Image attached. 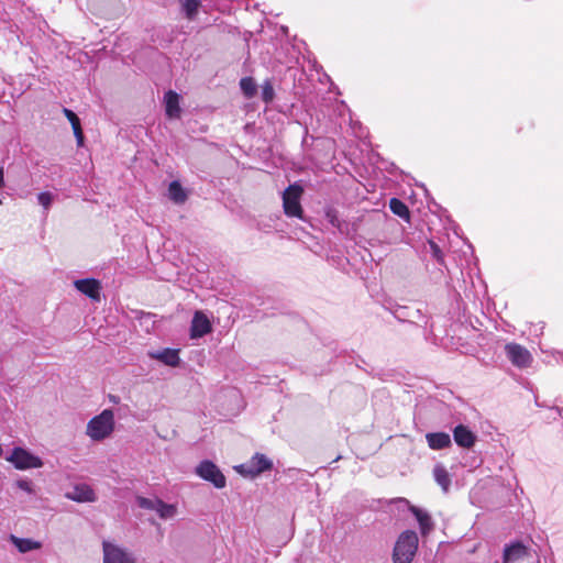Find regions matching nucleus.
<instances>
[{"instance_id": "obj_1", "label": "nucleus", "mask_w": 563, "mask_h": 563, "mask_svg": "<svg viewBox=\"0 0 563 563\" xmlns=\"http://www.w3.org/2000/svg\"><path fill=\"white\" fill-rule=\"evenodd\" d=\"M419 538L416 531L405 530L393 549V563H411L418 552Z\"/></svg>"}, {"instance_id": "obj_2", "label": "nucleus", "mask_w": 563, "mask_h": 563, "mask_svg": "<svg viewBox=\"0 0 563 563\" xmlns=\"http://www.w3.org/2000/svg\"><path fill=\"white\" fill-rule=\"evenodd\" d=\"M114 430V415L111 409H104L87 423V435L93 441H102Z\"/></svg>"}, {"instance_id": "obj_3", "label": "nucleus", "mask_w": 563, "mask_h": 563, "mask_svg": "<svg viewBox=\"0 0 563 563\" xmlns=\"http://www.w3.org/2000/svg\"><path fill=\"white\" fill-rule=\"evenodd\" d=\"M274 464L265 454L255 453L247 462L234 466L238 474L254 479L273 468Z\"/></svg>"}, {"instance_id": "obj_4", "label": "nucleus", "mask_w": 563, "mask_h": 563, "mask_svg": "<svg viewBox=\"0 0 563 563\" xmlns=\"http://www.w3.org/2000/svg\"><path fill=\"white\" fill-rule=\"evenodd\" d=\"M303 188L298 184H290L283 191V208L287 217L301 219L303 216V209L301 206V196Z\"/></svg>"}, {"instance_id": "obj_5", "label": "nucleus", "mask_w": 563, "mask_h": 563, "mask_svg": "<svg viewBox=\"0 0 563 563\" xmlns=\"http://www.w3.org/2000/svg\"><path fill=\"white\" fill-rule=\"evenodd\" d=\"M195 474L201 479L211 483L217 489H222L227 486L224 474L211 460H202L195 467Z\"/></svg>"}, {"instance_id": "obj_6", "label": "nucleus", "mask_w": 563, "mask_h": 563, "mask_svg": "<svg viewBox=\"0 0 563 563\" xmlns=\"http://www.w3.org/2000/svg\"><path fill=\"white\" fill-rule=\"evenodd\" d=\"M7 461L12 463L16 470L21 471L43 466V461L40 456L21 446L13 448L10 455L7 456Z\"/></svg>"}, {"instance_id": "obj_7", "label": "nucleus", "mask_w": 563, "mask_h": 563, "mask_svg": "<svg viewBox=\"0 0 563 563\" xmlns=\"http://www.w3.org/2000/svg\"><path fill=\"white\" fill-rule=\"evenodd\" d=\"M103 563H136V559L125 548L110 541L102 542Z\"/></svg>"}, {"instance_id": "obj_8", "label": "nucleus", "mask_w": 563, "mask_h": 563, "mask_svg": "<svg viewBox=\"0 0 563 563\" xmlns=\"http://www.w3.org/2000/svg\"><path fill=\"white\" fill-rule=\"evenodd\" d=\"M212 329V323L207 313H205L202 310L195 311L189 329L190 339H201L211 333Z\"/></svg>"}, {"instance_id": "obj_9", "label": "nucleus", "mask_w": 563, "mask_h": 563, "mask_svg": "<svg viewBox=\"0 0 563 563\" xmlns=\"http://www.w3.org/2000/svg\"><path fill=\"white\" fill-rule=\"evenodd\" d=\"M506 355L512 365L525 368L530 365L532 357L530 352L517 343H508L505 346Z\"/></svg>"}, {"instance_id": "obj_10", "label": "nucleus", "mask_w": 563, "mask_h": 563, "mask_svg": "<svg viewBox=\"0 0 563 563\" xmlns=\"http://www.w3.org/2000/svg\"><path fill=\"white\" fill-rule=\"evenodd\" d=\"M398 501L408 505L409 511L412 514L419 525L420 533L422 537H427L434 529V523L429 512L417 506L410 505L406 498H399Z\"/></svg>"}, {"instance_id": "obj_11", "label": "nucleus", "mask_w": 563, "mask_h": 563, "mask_svg": "<svg viewBox=\"0 0 563 563\" xmlns=\"http://www.w3.org/2000/svg\"><path fill=\"white\" fill-rule=\"evenodd\" d=\"M75 288L93 301H100L101 283L96 278H81L74 282Z\"/></svg>"}, {"instance_id": "obj_12", "label": "nucleus", "mask_w": 563, "mask_h": 563, "mask_svg": "<svg viewBox=\"0 0 563 563\" xmlns=\"http://www.w3.org/2000/svg\"><path fill=\"white\" fill-rule=\"evenodd\" d=\"M147 356L169 367H177L181 362L179 357V350L172 347H165L159 351H148Z\"/></svg>"}, {"instance_id": "obj_13", "label": "nucleus", "mask_w": 563, "mask_h": 563, "mask_svg": "<svg viewBox=\"0 0 563 563\" xmlns=\"http://www.w3.org/2000/svg\"><path fill=\"white\" fill-rule=\"evenodd\" d=\"M453 439L459 446L471 449L475 444L477 435L467 426L460 423L453 429Z\"/></svg>"}, {"instance_id": "obj_14", "label": "nucleus", "mask_w": 563, "mask_h": 563, "mask_svg": "<svg viewBox=\"0 0 563 563\" xmlns=\"http://www.w3.org/2000/svg\"><path fill=\"white\" fill-rule=\"evenodd\" d=\"M163 104L165 114L168 119H179L181 114L180 96L174 91L168 90L164 95Z\"/></svg>"}, {"instance_id": "obj_15", "label": "nucleus", "mask_w": 563, "mask_h": 563, "mask_svg": "<svg viewBox=\"0 0 563 563\" xmlns=\"http://www.w3.org/2000/svg\"><path fill=\"white\" fill-rule=\"evenodd\" d=\"M528 553V548L521 541H512L504 547L503 563H512Z\"/></svg>"}, {"instance_id": "obj_16", "label": "nucleus", "mask_w": 563, "mask_h": 563, "mask_svg": "<svg viewBox=\"0 0 563 563\" xmlns=\"http://www.w3.org/2000/svg\"><path fill=\"white\" fill-rule=\"evenodd\" d=\"M426 440L429 448L432 450H443L450 448L452 444L450 434L443 431L429 432L426 434Z\"/></svg>"}, {"instance_id": "obj_17", "label": "nucleus", "mask_w": 563, "mask_h": 563, "mask_svg": "<svg viewBox=\"0 0 563 563\" xmlns=\"http://www.w3.org/2000/svg\"><path fill=\"white\" fill-rule=\"evenodd\" d=\"M66 497L76 503H93L96 500V494L87 485H77L73 493H67Z\"/></svg>"}, {"instance_id": "obj_18", "label": "nucleus", "mask_w": 563, "mask_h": 563, "mask_svg": "<svg viewBox=\"0 0 563 563\" xmlns=\"http://www.w3.org/2000/svg\"><path fill=\"white\" fill-rule=\"evenodd\" d=\"M63 113L69 121L74 135L76 137L77 145L80 147L85 143V135L81 129V122L79 117L70 109L63 108Z\"/></svg>"}, {"instance_id": "obj_19", "label": "nucleus", "mask_w": 563, "mask_h": 563, "mask_svg": "<svg viewBox=\"0 0 563 563\" xmlns=\"http://www.w3.org/2000/svg\"><path fill=\"white\" fill-rule=\"evenodd\" d=\"M168 197L174 203L181 205L187 200L188 195L179 180H172L168 185Z\"/></svg>"}, {"instance_id": "obj_20", "label": "nucleus", "mask_w": 563, "mask_h": 563, "mask_svg": "<svg viewBox=\"0 0 563 563\" xmlns=\"http://www.w3.org/2000/svg\"><path fill=\"white\" fill-rule=\"evenodd\" d=\"M12 542L14 547L18 549L21 553H27L33 550H37L42 547L41 542L35 541L33 539L29 538H18L14 536H11Z\"/></svg>"}, {"instance_id": "obj_21", "label": "nucleus", "mask_w": 563, "mask_h": 563, "mask_svg": "<svg viewBox=\"0 0 563 563\" xmlns=\"http://www.w3.org/2000/svg\"><path fill=\"white\" fill-rule=\"evenodd\" d=\"M433 477L437 484L440 485L444 492L449 490L451 485V478L448 470L443 465L437 464L434 466Z\"/></svg>"}, {"instance_id": "obj_22", "label": "nucleus", "mask_w": 563, "mask_h": 563, "mask_svg": "<svg viewBox=\"0 0 563 563\" xmlns=\"http://www.w3.org/2000/svg\"><path fill=\"white\" fill-rule=\"evenodd\" d=\"M389 209L390 211L398 216L399 218L409 221L410 219V211L408 206L399 198H391L389 200Z\"/></svg>"}, {"instance_id": "obj_23", "label": "nucleus", "mask_w": 563, "mask_h": 563, "mask_svg": "<svg viewBox=\"0 0 563 563\" xmlns=\"http://www.w3.org/2000/svg\"><path fill=\"white\" fill-rule=\"evenodd\" d=\"M240 89L245 98H254L257 93V85L255 79L250 76L241 78Z\"/></svg>"}, {"instance_id": "obj_24", "label": "nucleus", "mask_w": 563, "mask_h": 563, "mask_svg": "<svg viewBox=\"0 0 563 563\" xmlns=\"http://www.w3.org/2000/svg\"><path fill=\"white\" fill-rule=\"evenodd\" d=\"M200 0H180L181 12L188 20H194L199 12Z\"/></svg>"}, {"instance_id": "obj_25", "label": "nucleus", "mask_w": 563, "mask_h": 563, "mask_svg": "<svg viewBox=\"0 0 563 563\" xmlns=\"http://www.w3.org/2000/svg\"><path fill=\"white\" fill-rule=\"evenodd\" d=\"M262 101L266 104H269L273 102L275 98V89L273 86V82L271 79H266L262 85V92H261Z\"/></svg>"}, {"instance_id": "obj_26", "label": "nucleus", "mask_w": 563, "mask_h": 563, "mask_svg": "<svg viewBox=\"0 0 563 563\" xmlns=\"http://www.w3.org/2000/svg\"><path fill=\"white\" fill-rule=\"evenodd\" d=\"M155 511L157 512L159 518L168 519L175 515L176 508H175V506H173L170 504H166L161 499L158 503V506H156Z\"/></svg>"}, {"instance_id": "obj_27", "label": "nucleus", "mask_w": 563, "mask_h": 563, "mask_svg": "<svg viewBox=\"0 0 563 563\" xmlns=\"http://www.w3.org/2000/svg\"><path fill=\"white\" fill-rule=\"evenodd\" d=\"M37 201L45 210H48L54 201V195L49 191H42L37 195Z\"/></svg>"}, {"instance_id": "obj_28", "label": "nucleus", "mask_w": 563, "mask_h": 563, "mask_svg": "<svg viewBox=\"0 0 563 563\" xmlns=\"http://www.w3.org/2000/svg\"><path fill=\"white\" fill-rule=\"evenodd\" d=\"M429 246L432 257L438 262L439 265H443L444 256L441 247L434 241H429Z\"/></svg>"}, {"instance_id": "obj_29", "label": "nucleus", "mask_w": 563, "mask_h": 563, "mask_svg": "<svg viewBox=\"0 0 563 563\" xmlns=\"http://www.w3.org/2000/svg\"><path fill=\"white\" fill-rule=\"evenodd\" d=\"M161 499H151L146 497H139L137 498V505L147 510H154L156 509V506H158Z\"/></svg>"}, {"instance_id": "obj_30", "label": "nucleus", "mask_w": 563, "mask_h": 563, "mask_svg": "<svg viewBox=\"0 0 563 563\" xmlns=\"http://www.w3.org/2000/svg\"><path fill=\"white\" fill-rule=\"evenodd\" d=\"M15 485L18 488H20L21 490L27 493V494H33L34 493V488H33V483L27 479V478H20L15 482Z\"/></svg>"}, {"instance_id": "obj_31", "label": "nucleus", "mask_w": 563, "mask_h": 563, "mask_svg": "<svg viewBox=\"0 0 563 563\" xmlns=\"http://www.w3.org/2000/svg\"><path fill=\"white\" fill-rule=\"evenodd\" d=\"M394 316L399 320V321H405L406 318L410 317V314L408 313V308L407 307H397L394 311Z\"/></svg>"}, {"instance_id": "obj_32", "label": "nucleus", "mask_w": 563, "mask_h": 563, "mask_svg": "<svg viewBox=\"0 0 563 563\" xmlns=\"http://www.w3.org/2000/svg\"><path fill=\"white\" fill-rule=\"evenodd\" d=\"M327 218L329 219V222H330L333 227H338V228L340 227V221H339V219H338V217H336V214H335V212H334V211L329 210V211L327 212Z\"/></svg>"}, {"instance_id": "obj_33", "label": "nucleus", "mask_w": 563, "mask_h": 563, "mask_svg": "<svg viewBox=\"0 0 563 563\" xmlns=\"http://www.w3.org/2000/svg\"><path fill=\"white\" fill-rule=\"evenodd\" d=\"M5 185L4 180V167L0 166V189H2Z\"/></svg>"}, {"instance_id": "obj_34", "label": "nucleus", "mask_w": 563, "mask_h": 563, "mask_svg": "<svg viewBox=\"0 0 563 563\" xmlns=\"http://www.w3.org/2000/svg\"><path fill=\"white\" fill-rule=\"evenodd\" d=\"M110 400H111L112 402H114V404H118V399H117V397H114V396H111V397H110Z\"/></svg>"}, {"instance_id": "obj_35", "label": "nucleus", "mask_w": 563, "mask_h": 563, "mask_svg": "<svg viewBox=\"0 0 563 563\" xmlns=\"http://www.w3.org/2000/svg\"><path fill=\"white\" fill-rule=\"evenodd\" d=\"M3 452V449H2V445L0 444V455L2 454Z\"/></svg>"}, {"instance_id": "obj_36", "label": "nucleus", "mask_w": 563, "mask_h": 563, "mask_svg": "<svg viewBox=\"0 0 563 563\" xmlns=\"http://www.w3.org/2000/svg\"><path fill=\"white\" fill-rule=\"evenodd\" d=\"M0 205H2V200L0 199Z\"/></svg>"}]
</instances>
